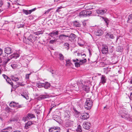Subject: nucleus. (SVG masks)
Segmentation results:
<instances>
[{
	"label": "nucleus",
	"mask_w": 132,
	"mask_h": 132,
	"mask_svg": "<svg viewBox=\"0 0 132 132\" xmlns=\"http://www.w3.org/2000/svg\"><path fill=\"white\" fill-rule=\"evenodd\" d=\"M6 80L8 83L12 87L13 86V83L9 78V77L7 79H6Z\"/></svg>",
	"instance_id": "nucleus-28"
},
{
	"label": "nucleus",
	"mask_w": 132,
	"mask_h": 132,
	"mask_svg": "<svg viewBox=\"0 0 132 132\" xmlns=\"http://www.w3.org/2000/svg\"><path fill=\"white\" fill-rule=\"evenodd\" d=\"M53 119L54 120H55L58 123H59L60 120L59 119V117L58 116H56V117H53Z\"/></svg>",
	"instance_id": "nucleus-35"
},
{
	"label": "nucleus",
	"mask_w": 132,
	"mask_h": 132,
	"mask_svg": "<svg viewBox=\"0 0 132 132\" xmlns=\"http://www.w3.org/2000/svg\"><path fill=\"white\" fill-rule=\"evenodd\" d=\"M63 45L65 47V48H67L68 50L69 49V44L67 43H66L64 44Z\"/></svg>",
	"instance_id": "nucleus-36"
},
{
	"label": "nucleus",
	"mask_w": 132,
	"mask_h": 132,
	"mask_svg": "<svg viewBox=\"0 0 132 132\" xmlns=\"http://www.w3.org/2000/svg\"><path fill=\"white\" fill-rule=\"evenodd\" d=\"M77 132H81L82 131L81 127L80 125H78L77 129L76 130Z\"/></svg>",
	"instance_id": "nucleus-29"
},
{
	"label": "nucleus",
	"mask_w": 132,
	"mask_h": 132,
	"mask_svg": "<svg viewBox=\"0 0 132 132\" xmlns=\"http://www.w3.org/2000/svg\"><path fill=\"white\" fill-rule=\"evenodd\" d=\"M51 9H48L47 11H45V12L44 13V14H47V13H48L50 12V10H51Z\"/></svg>",
	"instance_id": "nucleus-52"
},
{
	"label": "nucleus",
	"mask_w": 132,
	"mask_h": 132,
	"mask_svg": "<svg viewBox=\"0 0 132 132\" xmlns=\"http://www.w3.org/2000/svg\"><path fill=\"white\" fill-rule=\"evenodd\" d=\"M82 88L83 89L86 91L87 92L89 91V87L87 86L84 85Z\"/></svg>",
	"instance_id": "nucleus-26"
},
{
	"label": "nucleus",
	"mask_w": 132,
	"mask_h": 132,
	"mask_svg": "<svg viewBox=\"0 0 132 132\" xmlns=\"http://www.w3.org/2000/svg\"><path fill=\"white\" fill-rule=\"evenodd\" d=\"M32 124V122L31 121H28L26 124L25 128L26 129H27L29 128V126Z\"/></svg>",
	"instance_id": "nucleus-22"
},
{
	"label": "nucleus",
	"mask_w": 132,
	"mask_h": 132,
	"mask_svg": "<svg viewBox=\"0 0 132 132\" xmlns=\"http://www.w3.org/2000/svg\"><path fill=\"white\" fill-rule=\"evenodd\" d=\"M57 40V39H55L54 40H51L50 41L49 43L50 44H53Z\"/></svg>",
	"instance_id": "nucleus-43"
},
{
	"label": "nucleus",
	"mask_w": 132,
	"mask_h": 132,
	"mask_svg": "<svg viewBox=\"0 0 132 132\" xmlns=\"http://www.w3.org/2000/svg\"><path fill=\"white\" fill-rule=\"evenodd\" d=\"M2 132H9V131L7 130H4V129L2 130Z\"/></svg>",
	"instance_id": "nucleus-61"
},
{
	"label": "nucleus",
	"mask_w": 132,
	"mask_h": 132,
	"mask_svg": "<svg viewBox=\"0 0 132 132\" xmlns=\"http://www.w3.org/2000/svg\"><path fill=\"white\" fill-rule=\"evenodd\" d=\"M43 33V32L42 31H39L37 32H34V34H35V35H38L40 34H42Z\"/></svg>",
	"instance_id": "nucleus-39"
},
{
	"label": "nucleus",
	"mask_w": 132,
	"mask_h": 132,
	"mask_svg": "<svg viewBox=\"0 0 132 132\" xmlns=\"http://www.w3.org/2000/svg\"><path fill=\"white\" fill-rule=\"evenodd\" d=\"M59 31H58L55 30L50 33L48 34V35L52 37H53L54 36L58 35L59 34Z\"/></svg>",
	"instance_id": "nucleus-13"
},
{
	"label": "nucleus",
	"mask_w": 132,
	"mask_h": 132,
	"mask_svg": "<svg viewBox=\"0 0 132 132\" xmlns=\"http://www.w3.org/2000/svg\"><path fill=\"white\" fill-rule=\"evenodd\" d=\"M5 52L7 54H10L12 52L11 49L10 47H7L5 48Z\"/></svg>",
	"instance_id": "nucleus-15"
},
{
	"label": "nucleus",
	"mask_w": 132,
	"mask_h": 132,
	"mask_svg": "<svg viewBox=\"0 0 132 132\" xmlns=\"http://www.w3.org/2000/svg\"><path fill=\"white\" fill-rule=\"evenodd\" d=\"M80 63L79 62H77L75 63V66L77 67H79L80 66Z\"/></svg>",
	"instance_id": "nucleus-47"
},
{
	"label": "nucleus",
	"mask_w": 132,
	"mask_h": 132,
	"mask_svg": "<svg viewBox=\"0 0 132 132\" xmlns=\"http://www.w3.org/2000/svg\"><path fill=\"white\" fill-rule=\"evenodd\" d=\"M104 69H105L104 71L106 74L108 73V72L110 71V70L108 68H104Z\"/></svg>",
	"instance_id": "nucleus-45"
},
{
	"label": "nucleus",
	"mask_w": 132,
	"mask_h": 132,
	"mask_svg": "<svg viewBox=\"0 0 132 132\" xmlns=\"http://www.w3.org/2000/svg\"><path fill=\"white\" fill-rule=\"evenodd\" d=\"M123 48L120 47H118L116 48V50L118 52H121L123 51Z\"/></svg>",
	"instance_id": "nucleus-31"
},
{
	"label": "nucleus",
	"mask_w": 132,
	"mask_h": 132,
	"mask_svg": "<svg viewBox=\"0 0 132 132\" xmlns=\"http://www.w3.org/2000/svg\"><path fill=\"white\" fill-rule=\"evenodd\" d=\"M59 58L60 60H63L64 57L62 54L61 53L59 54Z\"/></svg>",
	"instance_id": "nucleus-38"
},
{
	"label": "nucleus",
	"mask_w": 132,
	"mask_h": 132,
	"mask_svg": "<svg viewBox=\"0 0 132 132\" xmlns=\"http://www.w3.org/2000/svg\"><path fill=\"white\" fill-rule=\"evenodd\" d=\"M106 79L105 76L102 75L101 79V82L102 84L105 83L106 82Z\"/></svg>",
	"instance_id": "nucleus-21"
},
{
	"label": "nucleus",
	"mask_w": 132,
	"mask_h": 132,
	"mask_svg": "<svg viewBox=\"0 0 132 132\" xmlns=\"http://www.w3.org/2000/svg\"><path fill=\"white\" fill-rule=\"evenodd\" d=\"M50 72L52 74H53V76L54 78L56 79H58V78H59V75H58V73L57 72H54V71L53 70H52L51 72Z\"/></svg>",
	"instance_id": "nucleus-18"
},
{
	"label": "nucleus",
	"mask_w": 132,
	"mask_h": 132,
	"mask_svg": "<svg viewBox=\"0 0 132 132\" xmlns=\"http://www.w3.org/2000/svg\"><path fill=\"white\" fill-rule=\"evenodd\" d=\"M23 106V105H19V103L14 101L11 102L9 104V106L10 107L13 108L16 107L17 108L22 107Z\"/></svg>",
	"instance_id": "nucleus-3"
},
{
	"label": "nucleus",
	"mask_w": 132,
	"mask_h": 132,
	"mask_svg": "<svg viewBox=\"0 0 132 132\" xmlns=\"http://www.w3.org/2000/svg\"><path fill=\"white\" fill-rule=\"evenodd\" d=\"M16 119L14 118H12L10 120V121L11 122L12 121H16Z\"/></svg>",
	"instance_id": "nucleus-51"
},
{
	"label": "nucleus",
	"mask_w": 132,
	"mask_h": 132,
	"mask_svg": "<svg viewBox=\"0 0 132 132\" xmlns=\"http://www.w3.org/2000/svg\"><path fill=\"white\" fill-rule=\"evenodd\" d=\"M19 56V55L17 53H14L13 54L11 55L10 56V59L7 58V59L6 60L5 62V64H6L8 63V62L12 58H14L15 59H16Z\"/></svg>",
	"instance_id": "nucleus-4"
},
{
	"label": "nucleus",
	"mask_w": 132,
	"mask_h": 132,
	"mask_svg": "<svg viewBox=\"0 0 132 132\" xmlns=\"http://www.w3.org/2000/svg\"><path fill=\"white\" fill-rule=\"evenodd\" d=\"M92 105L93 102L89 98H87L84 106L85 109L87 110H89Z\"/></svg>",
	"instance_id": "nucleus-1"
},
{
	"label": "nucleus",
	"mask_w": 132,
	"mask_h": 132,
	"mask_svg": "<svg viewBox=\"0 0 132 132\" xmlns=\"http://www.w3.org/2000/svg\"><path fill=\"white\" fill-rule=\"evenodd\" d=\"M66 62V64H65V65L67 66H69L70 65V64H71V61L70 60H65Z\"/></svg>",
	"instance_id": "nucleus-32"
},
{
	"label": "nucleus",
	"mask_w": 132,
	"mask_h": 132,
	"mask_svg": "<svg viewBox=\"0 0 132 132\" xmlns=\"http://www.w3.org/2000/svg\"><path fill=\"white\" fill-rule=\"evenodd\" d=\"M102 18L105 21V22L107 24H108L109 22V21L108 19L106 18H104L103 17H102Z\"/></svg>",
	"instance_id": "nucleus-42"
},
{
	"label": "nucleus",
	"mask_w": 132,
	"mask_h": 132,
	"mask_svg": "<svg viewBox=\"0 0 132 132\" xmlns=\"http://www.w3.org/2000/svg\"><path fill=\"white\" fill-rule=\"evenodd\" d=\"M129 98L130 100L132 101V93H131L130 94V96L129 97Z\"/></svg>",
	"instance_id": "nucleus-57"
},
{
	"label": "nucleus",
	"mask_w": 132,
	"mask_h": 132,
	"mask_svg": "<svg viewBox=\"0 0 132 132\" xmlns=\"http://www.w3.org/2000/svg\"><path fill=\"white\" fill-rule=\"evenodd\" d=\"M34 118H35V116L31 113H29L26 116L23 117V120L24 121H26Z\"/></svg>",
	"instance_id": "nucleus-5"
},
{
	"label": "nucleus",
	"mask_w": 132,
	"mask_h": 132,
	"mask_svg": "<svg viewBox=\"0 0 132 132\" xmlns=\"http://www.w3.org/2000/svg\"><path fill=\"white\" fill-rule=\"evenodd\" d=\"M107 11V10L106 9H99L97 10L96 11V12L97 14L102 15L103 14L105 13Z\"/></svg>",
	"instance_id": "nucleus-11"
},
{
	"label": "nucleus",
	"mask_w": 132,
	"mask_h": 132,
	"mask_svg": "<svg viewBox=\"0 0 132 132\" xmlns=\"http://www.w3.org/2000/svg\"><path fill=\"white\" fill-rule=\"evenodd\" d=\"M43 83H38L36 85V86L39 88H41L44 86L43 85Z\"/></svg>",
	"instance_id": "nucleus-37"
},
{
	"label": "nucleus",
	"mask_w": 132,
	"mask_h": 132,
	"mask_svg": "<svg viewBox=\"0 0 132 132\" xmlns=\"http://www.w3.org/2000/svg\"><path fill=\"white\" fill-rule=\"evenodd\" d=\"M132 20V14H130L128 15V20H127V22L130 23L129 21Z\"/></svg>",
	"instance_id": "nucleus-33"
},
{
	"label": "nucleus",
	"mask_w": 132,
	"mask_h": 132,
	"mask_svg": "<svg viewBox=\"0 0 132 132\" xmlns=\"http://www.w3.org/2000/svg\"><path fill=\"white\" fill-rule=\"evenodd\" d=\"M36 9V8H35L31 10H23V13L26 15L28 14H30L32 12L35 11Z\"/></svg>",
	"instance_id": "nucleus-12"
},
{
	"label": "nucleus",
	"mask_w": 132,
	"mask_h": 132,
	"mask_svg": "<svg viewBox=\"0 0 132 132\" xmlns=\"http://www.w3.org/2000/svg\"><path fill=\"white\" fill-rule=\"evenodd\" d=\"M60 128L57 127H52L49 129V131L50 132H60Z\"/></svg>",
	"instance_id": "nucleus-7"
},
{
	"label": "nucleus",
	"mask_w": 132,
	"mask_h": 132,
	"mask_svg": "<svg viewBox=\"0 0 132 132\" xmlns=\"http://www.w3.org/2000/svg\"><path fill=\"white\" fill-rule=\"evenodd\" d=\"M43 85L45 89H47L50 87V84L48 82H46L45 84L43 83Z\"/></svg>",
	"instance_id": "nucleus-23"
},
{
	"label": "nucleus",
	"mask_w": 132,
	"mask_h": 132,
	"mask_svg": "<svg viewBox=\"0 0 132 132\" xmlns=\"http://www.w3.org/2000/svg\"><path fill=\"white\" fill-rule=\"evenodd\" d=\"M30 75V73L27 74L26 75L25 78L26 79V80H28L29 78V75Z\"/></svg>",
	"instance_id": "nucleus-46"
},
{
	"label": "nucleus",
	"mask_w": 132,
	"mask_h": 132,
	"mask_svg": "<svg viewBox=\"0 0 132 132\" xmlns=\"http://www.w3.org/2000/svg\"><path fill=\"white\" fill-rule=\"evenodd\" d=\"M121 117L123 118H125L126 119H128L130 117V116L128 114H125L123 116H121Z\"/></svg>",
	"instance_id": "nucleus-30"
},
{
	"label": "nucleus",
	"mask_w": 132,
	"mask_h": 132,
	"mask_svg": "<svg viewBox=\"0 0 132 132\" xmlns=\"http://www.w3.org/2000/svg\"><path fill=\"white\" fill-rule=\"evenodd\" d=\"M70 116L68 115L67 116H66L64 117L65 119L66 120H69V119H70Z\"/></svg>",
	"instance_id": "nucleus-48"
},
{
	"label": "nucleus",
	"mask_w": 132,
	"mask_h": 132,
	"mask_svg": "<svg viewBox=\"0 0 132 132\" xmlns=\"http://www.w3.org/2000/svg\"><path fill=\"white\" fill-rule=\"evenodd\" d=\"M11 67L13 69H15L18 67V65L15 63L11 65Z\"/></svg>",
	"instance_id": "nucleus-41"
},
{
	"label": "nucleus",
	"mask_w": 132,
	"mask_h": 132,
	"mask_svg": "<svg viewBox=\"0 0 132 132\" xmlns=\"http://www.w3.org/2000/svg\"><path fill=\"white\" fill-rule=\"evenodd\" d=\"M69 37L68 35L62 34L59 36V39L60 40L62 41L66 39V38Z\"/></svg>",
	"instance_id": "nucleus-14"
},
{
	"label": "nucleus",
	"mask_w": 132,
	"mask_h": 132,
	"mask_svg": "<svg viewBox=\"0 0 132 132\" xmlns=\"http://www.w3.org/2000/svg\"><path fill=\"white\" fill-rule=\"evenodd\" d=\"M3 53V50L1 48H0V56Z\"/></svg>",
	"instance_id": "nucleus-58"
},
{
	"label": "nucleus",
	"mask_w": 132,
	"mask_h": 132,
	"mask_svg": "<svg viewBox=\"0 0 132 132\" xmlns=\"http://www.w3.org/2000/svg\"><path fill=\"white\" fill-rule=\"evenodd\" d=\"M91 14V11L85 10L80 12L79 14V16L80 17H85L90 16Z\"/></svg>",
	"instance_id": "nucleus-2"
},
{
	"label": "nucleus",
	"mask_w": 132,
	"mask_h": 132,
	"mask_svg": "<svg viewBox=\"0 0 132 132\" xmlns=\"http://www.w3.org/2000/svg\"><path fill=\"white\" fill-rule=\"evenodd\" d=\"M106 37L113 39L114 38L113 35L110 33H108L105 36Z\"/></svg>",
	"instance_id": "nucleus-25"
},
{
	"label": "nucleus",
	"mask_w": 132,
	"mask_h": 132,
	"mask_svg": "<svg viewBox=\"0 0 132 132\" xmlns=\"http://www.w3.org/2000/svg\"><path fill=\"white\" fill-rule=\"evenodd\" d=\"M3 4V3L2 0H0V7L2 6Z\"/></svg>",
	"instance_id": "nucleus-54"
},
{
	"label": "nucleus",
	"mask_w": 132,
	"mask_h": 132,
	"mask_svg": "<svg viewBox=\"0 0 132 132\" xmlns=\"http://www.w3.org/2000/svg\"><path fill=\"white\" fill-rule=\"evenodd\" d=\"M82 24L84 26H85L86 24V23L85 21H84L82 22Z\"/></svg>",
	"instance_id": "nucleus-56"
},
{
	"label": "nucleus",
	"mask_w": 132,
	"mask_h": 132,
	"mask_svg": "<svg viewBox=\"0 0 132 132\" xmlns=\"http://www.w3.org/2000/svg\"><path fill=\"white\" fill-rule=\"evenodd\" d=\"M21 95L23 97L25 98L26 99H28V96H25L24 95H23L22 94H21Z\"/></svg>",
	"instance_id": "nucleus-55"
},
{
	"label": "nucleus",
	"mask_w": 132,
	"mask_h": 132,
	"mask_svg": "<svg viewBox=\"0 0 132 132\" xmlns=\"http://www.w3.org/2000/svg\"><path fill=\"white\" fill-rule=\"evenodd\" d=\"M103 34V31L101 29H98L96 32L95 34L97 36H100Z\"/></svg>",
	"instance_id": "nucleus-16"
},
{
	"label": "nucleus",
	"mask_w": 132,
	"mask_h": 132,
	"mask_svg": "<svg viewBox=\"0 0 132 132\" xmlns=\"http://www.w3.org/2000/svg\"><path fill=\"white\" fill-rule=\"evenodd\" d=\"M130 82L131 84H132V77L131 78L130 81Z\"/></svg>",
	"instance_id": "nucleus-64"
},
{
	"label": "nucleus",
	"mask_w": 132,
	"mask_h": 132,
	"mask_svg": "<svg viewBox=\"0 0 132 132\" xmlns=\"http://www.w3.org/2000/svg\"><path fill=\"white\" fill-rule=\"evenodd\" d=\"M91 124L89 122H84L82 125L83 128L85 129H89L90 127Z\"/></svg>",
	"instance_id": "nucleus-10"
},
{
	"label": "nucleus",
	"mask_w": 132,
	"mask_h": 132,
	"mask_svg": "<svg viewBox=\"0 0 132 132\" xmlns=\"http://www.w3.org/2000/svg\"><path fill=\"white\" fill-rule=\"evenodd\" d=\"M73 26L76 27H80V26L81 24L79 22L76 21H74L73 22Z\"/></svg>",
	"instance_id": "nucleus-20"
},
{
	"label": "nucleus",
	"mask_w": 132,
	"mask_h": 132,
	"mask_svg": "<svg viewBox=\"0 0 132 132\" xmlns=\"http://www.w3.org/2000/svg\"><path fill=\"white\" fill-rule=\"evenodd\" d=\"M89 117V115L87 113H85L82 114L80 117V119L82 120H87Z\"/></svg>",
	"instance_id": "nucleus-6"
},
{
	"label": "nucleus",
	"mask_w": 132,
	"mask_h": 132,
	"mask_svg": "<svg viewBox=\"0 0 132 132\" xmlns=\"http://www.w3.org/2000/svg\"><path fill=\"white\" fill-rule=\"evenodd\" d=\"M62 7L61 6L58 7L56 10V12H59L60 11V9L62 8Z\"/></svg>",
	"instance_id": "nucleus-49"
},
{
	"label": "nucleus",
	"mask_w": 132,
	"mask_h": 132,
	"mask_svg": "<svg viewBox=\"0 0 132 132\" xmlns=\"http://www.w3.org/2000/svg\"><path fill=\"white\" fill-rule=\"evenodd\" d=\"M5 110L7 112H10L11 111V109L8 106H7L6 108H5Z\"/></svg>",
	"instance_id": "nucleus-44"
},
{
	"label": "nucleus",
	"mask_w": 132,
	"mask_h": 132,
	"mask_svg": "<svg viewBox=\"0 0 132 132\" xmlns=\"http://www.w3.org/2000/svg\"><path fill=\"white\" fill-rule=\"evenodd\" d=\"M2 61L0 57V63L2 62Z\"/></svg>",
	"instance_id": "nucleus-63"
},
{
	"label": "nucleus",
	"mask_w": 132,
	"mask_h": 132,
	"mask_svg": "<svg viewBox=\"0 0 132 132\" xmlns=\"http://www.w3.org/2000/svg\"><path fill=\"white\" fill-rule=\"evenodd\" d=\"M11 79L15 81H18L19 80V79L18 78L14 76H11Z\"/></svg>",
	"instance_id": "nucleus-27"
},
{
	"label": "nucleus",
	"mask_w": 132,
	"mask_h": 132,
	"mask_svg": "<svg viewBox=\"0 0 132 132\" xmlns=\"http://www.w3.org/2000/svg\"><path fill=\"white\" fill-rule=\"evenodd\" d=\"M12 130V128L10 127H9L4 129V130H7L9 131V132H11Z\"/></svg>",
	"instance_id": "nucleus-40"
},
{
	"label": "nucleus",
	"mask_w": 132,
	"mask_h": 132,
	"mask_svg": "<svg viewBox=\"0 0 132 132\" xmlns=\"http://www.w3.org/2000/svg\"><path fill=\"white\" fill-rule=\"evenodd\" d=\"M102 47V52L103 54H105L108 53V48L107 45H103Z\"/></svg>",
	"instance_id": "nucleus-8"
},
{
	"label": "nucleus",
	"mask_w": 132,
	"mask_h": 132,
	"mask_svg": "<svg viewBox=\"0 0 132 132\" xmlns=\"http://www.w3.org/2000/svg\"><path fill=\"white\" fill-rule=\"evenodd\" d=\"M74 115L76 117H79L80 114V112L77 111L75 109H74Z\"/></svg>",
	"instance_id": "nucleus-24"
},
{
	"label": "nucleus",
	"mask_w": 132,
	"mask_h": 132,
	"mask_svg": "<svg viewBox=\"0 0 132 132\" xmlns=\"http://www.w3.org/2000/svg\"><path fill=\"white\" fill-rule=\"evenodd\" d=\"M24 26V25L23 24H18V28H21V27H23Z\"/></svg>",
	"instance_id": "nucleus-50"
},
{
	"label": "nucleus",
	"mask_w": 132,
	"mask_h": 132,
	"mask_svg": "<svg viewBox=\"0 0 132 132\" xmlns=\"http://www.w3.org/2000/svg\"><path fill=\"white\" fill-rule=\"evenodd\" d=\"M68 37L69 38V40L72 42L74 40L75 38L76 35L73 34H71Z\"/></svg>",
	"instance_id": "nucleus-17"
},
{
	"label": "nucleus",
	"mask_w": 132,
	"mask_h": 132,
	"mask_svg": "<svg viewBox=\"0 0 132 132\" xmlns=\"http://www.w3.org/2000/svg\"><path fill=\"white\" fill-rule=\"evenodd\" d=\"M36 37L32 35L31 34L28 37L27 39L30 42L33 43L36 40Z\"/></svg>",
	"instance_id": "nucleus-9"
},
{
	"label": "nucleus",
	"mask_w": 132,
	"mask_h": 132,
	"mask_svg": "<svg viewBox=\"0 0 132 132\" xmlns=\"http://www.w3.org/2000/svg\"><path fill=\"white\" fill-rule=\"evenodd\" d=\"M87 61L86 59H84L83 60H79V63L80 64H82L83 63H85Z\"/></svg>",
	"instance_id": "nucleus-34"
},
{
	"label": "nucleus",
	"mask_w": 132,
	"mask_h": 132,
	"mask_svg": "<svg viewBox=\"0 0 132 132\" xmlns=\"http://www.w3.org/2000/svg\"><path fill=\"white\" fill-rule=\"evenodd\" d=\"M49 97V96L48 95H40L39 97L37 98L39 100H41L44 99L45 98H47Z\"/></svg>",
	"instance_id": "nucleus-19"
},
{
	"label": "nucleus",
	"mask_w": 132,
	"mask_h": 132,
	"mask_svg": "<svg viewBox=\"0 0 132 132\" xmlns=\"http://www.w3.org/2000/svg\"><path fill=\"white\" fill-rule=\"evenodd\" d=\"M7 7H9L10 6V3H9V2H7Z\"/></svg>",
	"instance_id": "nucleus-62"
},
{
	"label": "nucleus",
	"mask_w": 132,
	"mask_h": 132,
	"mask_svg": "<svg viewBox=\"0 0 132 132\" xmlns=\"http://www.w3.org/2000/svg\"><path fill=\"white\" fill-rule=\"evenodd\" d=\"M4 68L2 69L4 71L7 70V69L6 68L5 66L4 65L3 67Z\"/></svg>",
	"instance_id": "nucleus-59"
},
{
	"label": "nucleus",
	"mask_w": 132,
	"mask_h": 132,
	"mask_svg": "<svg viewBox=\"0 0 132 132\" xmlns=\"http://www.w3.org/2000/svg\"><path fill=\"white\" fill-rule=\"evenodd\" d=\"M81 56H82V58H84L86 56V55L85 54H83V55H81Z\"/></svg>",
	"instance_id": "nucleus-60"
},
{
	"label": "nucleus",
	"mask_w": 132,
	"mask_h": 132,
	"mask_svg": "<svg viewBox=\"0 0 132 132\" xmlns=\"http://www.w3.org/2000/svg\"><path fill=\"white\" fill-rule=\"evenodd\" d=\"M3 76L4 77V78H5L6 79H7L9 77L5 75L4 74H3Z\"/></svg>",
	"instance_id": "nucleus-53"
}]
</instances>
